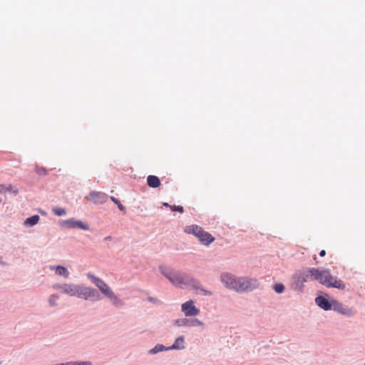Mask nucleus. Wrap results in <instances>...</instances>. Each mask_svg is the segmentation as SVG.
<instances>
[{"label":"nucleus","instance_id":"1","mask_svg":"<svg viewBox=\"0 0 365 365\" xmlns=\"http://www.w3.org/2000/svg\"><path fill=\"white\" fill-rule=\"evenodd\" d=\"M182 285L191 287L197 294L202 296H211L212 292L205 289L200 282L187 273L181 272L180 279V288H182Z\"/></svg>","mask_w":365,"mask_h":365},{"label":"nucleus","instance_id":"2","mask_svg":"<svg viewBox=\"0 0 365 365\" xmlns=\"http://www.w3.org/2000/svg\"><path fill=\"white\" fill-rule=\"evenodd\" d=\"M336 302V299L322 291H318L314 299L315 304L324 311L333 310Z\"/></svg>","mask_w":365,"mask_h":365},{"label":"nucleus","instance_id":"3","mask_svg":"<svg viewBox=\"0 0 365 365\" xmlns=\"http://www.w3.org/2000/svg\"><path fill=\"white\" fill-rule=\"evenodd\" d=\"M77 292V297L84 300H91V302H96L102 299V297L100 292L91 287H86L83 285H78V289L76 290Z\"/></svg>","mask_w":365,"mask_h":365},{"label":"nucleus","instance_id":"4","mask_svg":"<svg viewBox=\"0 0 365 365\" xmlns=\"http://www.w3.org/2000/svg\"><path fill=\"white\" fill-rule=\"evenodd\" d=\"M159 271L162 275H163L170 282V283H172L173 285L179 287L181 273L180 272L174 270L168 267H165L163 265L159 266Z\"/></svg>","mask_w":365,"mask_h":365},{"label":"nucleus","instance_id":"5","mask_svg":"<svg viewBox=\"0 0 365 365\" xmlns=\"http://www.w3.org/2000/svg\"><path fill=\"white\" fill-rule=\"evenodd\" d=\"M58 224L61 227H64L68 229H79L85 231L89 230L90 229L88 222L77 220L74 217L66 220H60Z\"/></svg>","mask_w":365,"mask_h":365},{"label":"nucleus","instance_id":"6","mask_svg":"<svg viewBox=\"0 0 365 365\" xmlns=\"http://www.w3.org/2000/svg\"><path fill=\"white\" fill-rule=\"evenodd\" d=\"M181 311L185 314L186 317H196L200 312V309L195 305V302L192 299L182 304Z\"/></svg>","mask_w":365,"mask_h":365},{"label":"nucleus","instance_id":"7","mask_svg":"<svg viewBox=\"0 0 365 365\" xmlns=\"http://www.w3.org/2000/svg\"><path fill=\"white\" fill-rule=\"evenodd\" d=\"M86 276L98 288L102 294L105 296L106 294H109V291L111 289L103 279L91 272H88Z\"/></svg>","mask_w":365,"mask_h":365},{"label":"nucleus","instance_id":"8","mask_svg":"<svg viewBox=\"0 0 365 365\" xmlns=\"http://www.w3.org/2000/svg\"><path fill=\"white\" fill-rule=\"evenodd\" d=\"M174 325L177 327H197L205 326V324L197 318H180L174 321Z\"/></svg>","mask_w":365,"mask_h":365},{"label":"nucleus","instance_id":"9","mask_svg":"<svg viewBox=\"0 0 365 365\" xmlns=\"http://www.w3.org/2000/svg\"><path fill=\"white\" fill-rule=\"evenodd\" d=\"M79 284H59L56 283L53 285V288L56 290H61L63 294H68L69 296H77L76 290L78 289Z\"/></svg>","mask_w":365,"mask_h":365},{"label":"nucleus","instance_id":"10","mask_svg":"<svg viewBox=\"0 0 365 365\" xmlns=\"http://www.w3.org/2000/svg\"><path fill=\"white\" fill-rule=\"evenodd\" d=\"M108 197L107 194L96 190L90 192L88 195L86 197L88 200L94 204H103L107 201Z\"/></svg>","mask_w":365,"mask_h":365},{"label":"nucleus","instance_id":"11","mask_svg":"<svg viewBox=\"0 0 365 365\" xmlns=\"http://www.w3.org/2000/svg\"><path fill=\"white\" fill-rule=\"evenodd\" d=\"M333 311L346 316L347 317H351L355 315L356 311L352 308H349L347 306L344 305L342 303L337 300Z\"/></svg>","mask_w":365,"mask_h":365},{"label":"nucleus","instance_id":"12","mask_svg":"<svg viewBox=\"0 0 365 365\" xmlns=\"http://www.w3.org/2000/svg\"><path fill=\"white\" fill-rule=\"evenodd\" d=\"M300 275L296 272L292 277L291 287L293 290L299 293L304 292V285Z\"/></svg>","mask_w":365,"mask_h":365},{"label":"nucleus","instance_id":"13","mask_svg":"<svg viewBox=\"0 0 365 365\" xmlns=\"http://www.w3.org/2000/svg\"><path fill=\"white\" fill-rule=\"evenodd\" d=\"M324 269L322 267L307 268V272L310 274V281H318L320 283L324 275Z\"/></svg>","mask_w":365,"mask_h":365},{"label":"nucleus","instance_id":"14","mask_svg":"<svg viewBox=\"0 0 365 365\" xmlns=\"http://www.w3.org/2000/svg\"><path fill=\"white\" fill-rule=\"evenodd\" d=\"M236 277L227 272L221 274L222 282L226 287L232 289H234V287H236Z\"/></svg>","mask_w":365,"mask_h":365},{"label":"nucleus","instance_id":"15","mask_svg":"<svg viewBox=\"0 0 365 365\" xmlns=\"http://www.w3.org/2000/svg\"><path fill=\"white\" fill-rule=\"evenodd\" d=\"M197 238L205 246L210 245L215 240V237L209 232H205L202 228L200 231Z\"/></svg>","mask_w":365,"mask_h":365},{"label":"nucleus","instance_id":"16","mask_svg":"<svg viewBox=\"0 0 365 365\" xmlns=\"http://www.w3.org/2000/svg\"><path fill=\"white\" fill-rule=\"evenodd\" d=\"M324 275L322 277V279L320 282L322 285L326 286L327 287L331 288L330 284H333L334 282V276L331 274L330 270L329 269H324Z\"/></svg>","mask_w":365,"mask_h":365},{"label":"nucleus","instance_id":"17","mask_svg":"<svg viewBox=\"0 0 365 365\" xmlns=\"http://www.w3.org/2000/svg\"><path fill=\"white\" fill-rule=\"evenodd\" d=\"M185 336H180L175 339L173 344L168 346L169 350H182L185 348Z\"/></svg>","mask_w":365,"mask_h":365},{"label":"nucleus","instance_id":"18","mask_svg":"<svg viewBox=\"0 0 365 365\" xmlns=\"http://www.w3.org/2000/svg\"><path fill=\"white\" fill-rule=\"evenodd\" d=\"M104 297L110 299L113 305H114L115 307H120L124 304L123 300H121L118 297H117L112 289L109 291V294H106Z\"/></svg>","mask_w":365,"mask_h":365},{"label":"nucleus","instance_id":"19","mask_svg":"<svg viewBox=\"0 0 365 365\" xmlns=\"http://www.w3.org/2000/svg\"><path fill=\"white\" fill-rule=\"evenodd\" d=\"M51 270H54L56 272V274L62 276L63 277H68L69 275V272L67 269V268L63 265H53L50 267Z\"/></svg>","mask_w":365,"mask_h":365},{"label":"nucleus","instance_id":"20","mask_svg":"<svg viewBox=\"0 0 365 365\" xmlns=\"http://www.w3.org/2000/svg\"><path fill=\"white\" fill-rule=\"evenodd\" d=\"M147 184L151 188H157L160 186L161 182L158 176L150 175L147 178Z\"/></svg>","mask_w":365,"mask_h":365},{"label":"nucleus","instance_id":"21","mask_svg":"<svg viewBox=\"0 0 365 365\" xmlns=\"http://www.w3.org/2000/svg\"><path fill=\"white\" fill-rule=\"evenodd\" d=\"M258 285H259V282L256 279H253V278L246 279L245 278L246 292L253 291L258 287Z\"/></svg>","mask_w":365,"mask_h":365},{"label":"nucleus","instance_id":"22","mask_svg":"<svg viewBox=\"0 0 365 365\" xmlns=\"http://www.w3.org/2000/svg\"><path fill=\"white\" fill-rule=\"evenodd\" d=\"M40 220V217L38 215H33L27 217L24 222V225L26 227H31L36 225Z\"/></svg>","mask_w":365,"mask_h":365},{"label":"nucleus","instance_id":"23","mask_svg":"<svg viewBox=\"0 0 365 365\" xmlns=\"http://www.w3.org/2000/svg\"><path fill=\"white\" fill-rule=\"evenodd\" d=\"M238 292H246L245 289V278L244 277H237L236 279V287H234V289Z\"/></svg>","mask_w":365,"mask_h":365},{"label":"nucleus","instance_id":"24","mask_svg":"<svg viewBox=\"0 0 365 365\" xmlns=\"http://www.w3.org/2000/svg\"><path fill=\"white\" fill-rule=\"evenodd\" d=\"M165 351H169L168 346H166L162 344H158L153 348L150 349L148 351V354L155 355L159 352Z\"/></svg>","mask_w":365,"mask_h":365},{"label":"nucleus","instance_id":"25","mask_svg":"<svg viewBox=\"0 0 365 365\" xmlns=\"http://www.w3.org/2000/svg\"><path fill=\"white\" fill-rule=\"evenodd\" d=\"M202 230V227L197 225H192L190 226H186L185 231L188 234H192L195 237H198V234L200 231Z\"/></svg>","mask_w":365,"mask_h":365},{"label":"nucleus","instance_id":"26","mask_svg":"<svg viewBox=\"0 0 365 365\" xmlns=\"http://www.w3.org/2000/svg\"><path fill=\"white\" fill-rule=\"evenodd\" d=\"M330 285L331 288H336L340 290H343L346 287L344 282L337 277H334L333 284Z\"/></svg>","mask_w":365,"mask_h":365},{"label":"nucleus","instance_id":"27","mask_svg":"<svg viewBox=\"0 0 365 365\" xmlns=\"http://www.w3.org/2000/svg\"><path fill=\"white\" fill-rule=\"evenodd\" d=\"M58 365H92L89 361H71L65 363L57 364Z\"/></svg>","mask_w":365,"mask_h":365},{"label":"nucleus","instance_id":"28","mask_svg":"<svg viewBox=\"0 0 365 365\" xmlns=\"http://www.w3.org/2000/svg\"><path fill=\"white\" fill-rule=\"evenodd\" d=\"M300 275L302 280L304 283L310 281V274L307 272V269L297 271Z\"/></svg>","mask_w":365,"mask_h":365},{"label":"nucleus","instance_id":"29","mask_svg":"<svg viewBox=\"0 0 365 365\" xmlns=\"http://www.w3.org/2000/svg\"><path fill=\"white\" fill-rule=\"evenodd\" d=\"M110 199L115 205H117V207L120 211L123 212L124 214L126 212L125 207L123 205H122V203L118 198H116L113 196H110Z\"/></svg>","mask_w":365,"mask_h":365},{"label":"nucleus","instance_id":"30","mask_svg":"<svg viewBox=\"0 0 365 365\" xmlns=\"http://www.w3.org/2000/svg\"><path fill=\"white\" fill-rule=\"evenodd\" d=\"M272 289L277 294H282L285 291V286L281 282L275 283L273 284Z\"/></svg>","mask_w":365,"mask_h":365},{"label":"nucleus","instance_id":"31","mask_svg":"<svg viewBox=\"0 0 365 365\" xmlns=\"http://www.w3.org/2000/svg\"><path fill=\"white\" fill-rule=\"evenodd\" d=\"M0 187H2V188L4 190L12 192L14 195H16L19 193V189L16 187H14L11 184H9V185L0 184Z\"/></svg>","mask_w":365,"mask_h":365},{"label":"nucleus","instance_id":"32","mask_svg":"<svg viewBox=\"0 0 365 365\" xmlns=\"http://www.w3.org/2000/svg\"><path fill=\"white\" fill-rule=\"evenodd\" d=\"M52 212L56 216L61 217L66 214V210L63 207H55L52 209Z\"/></svg>","mask_w":365,"mask_h":365},{"label":"nucleus","instance_id":"33","mask_svg":"<svg viewBox=\"0 0 365 365\" xmlns=\"http://www.w3.org/2000/svg\"><path fill=\"white\" fill-rule=\"evenodd\" d=\"M35 171L40 176H44L48 175V170L46 168L40 167L37 165L35 166Z\"/></svg>","mask_w":365,"mask_h":365},{"label":"nucleus","instance_id":"34","mask_svg":"<svg viewBox=\"0 0 365 365\" xmlns=\"http://www.w3.org/2000/svg\"><path fill=\"white\" fill-rule=\"evenodd\" d=\"M58 299V295L56 294H51L48 299V303L51 307L56 305V300Z\"/></svg>","mask_w":365,"mask_h":365},{"label":"nucleus","instance_id":"35","mask_svg":"<svg viewBox=\"0 0 365 365\" xmlns=\"http://www.w3.org/2000/svg\"><path fill=\"white\" fill-rule=\"evenodd\" d=\"M170 210L172 212H178L181 214H182L184 212V208L181 205H173L172 207H170Z\"/></svg>","mask_w":365,"mask_h":365},{"label":"nucleus","instance_id":"36","mask_svg":"<svg viewBox=\"0 0 365 365\" xmlns=\"http://www.w3.org/2000/svg\"><path fill=\"white\" fill-rule=\"evenodd\" d=\"M147 300L149 302L155 304H162V302L160 299H158V298L153 297H148L147 298Z\"/></svg>","mask_w":365,"mask_h":365},{"label":"nucleus","instance_id":"37","mask_svg":"<svg viewBox=\"0 0 365 365\" xmlns=\"http://www.w3.org/2000/svg\"><path fill=\"white\" fill-rule=\"evenodd\" d=\"M320 257H324L326 255V251L324 250H322L319 253Z\"/></svg>","mask_w":365,"mask_h":365},{"label":"nucleus","instance_id":"38","mask_svg":"<svg viewBox=\"0 0 365 365\" xmlns=\"http://www.w3.org/2000/svg\"><path fill=\"white\" fill-rule=\"evenodd\" d=\"M163 206L165 207H169L170 209V207H172L171 205H170L168 202H163Z\"/></svg>","mask_w":365,"mask_h":365},{"label":"nucleus","instance_id":"39","mask_svg":"<svg viewBox=\"0 0 365 365\" xmlns=\"http://www.w3.org/2000/svg\"><path fill=\"white\" fill-rule=\"evenodd\" d=\"M0 264L2 266L6 265V263L3 261V257L0 256Z\"/></svg>","mask_w":365,"mask_h":365},{"label":"nucleus","instance_id":"40","mask_svg":"<svg viewBox=\"0 0 365 365\" xmlns=\"http://www.w3.org/2000/svg\"><path fill=\"white\" fill-rule=\"evenodd\" d=\"M39 212L42 215H46V212L44 211V210H40Z\"/></svg>","mask_w":365,"mask_h":365},{"label":"nucleus","instance_id":"41","mask_svg":"<svg viewBox=\"0 0 365 365\" xmlns=\"http://www.w3.org/2000/svg\"><path fill=\"white\" fill-rule=\"evenodd\" d=\"M110 239H111V237H110V236H108V237H105V240H110Z\"/></svg>","mask_w":365,"mask_h":365},{"label":"nucleus","instance_id":"42","mask_svg":"<svg viewBox=\"0 0 365 365\" xmlns=\"http://www.w3.org/2000/svg\"><path fill=\"white\" fill-rule=\"evenodd\" d=\"M2 190H4L2 187H0V192H1Z\"/></svg>","mask_w":365,"mask_h":365},{"label":"nucleus","instance_id":"43","mask_svg":"<svg viewBox=\"0 0 365 365\" xmlns=\"http://www.w3.org/2000/svg\"><path fill=\"white\" fill-rule=\"evenodd\" d=\"M2 201L1 198H0V202Z\"/></svg>","mask_w":365,"mask_h":365}]
</instances>
